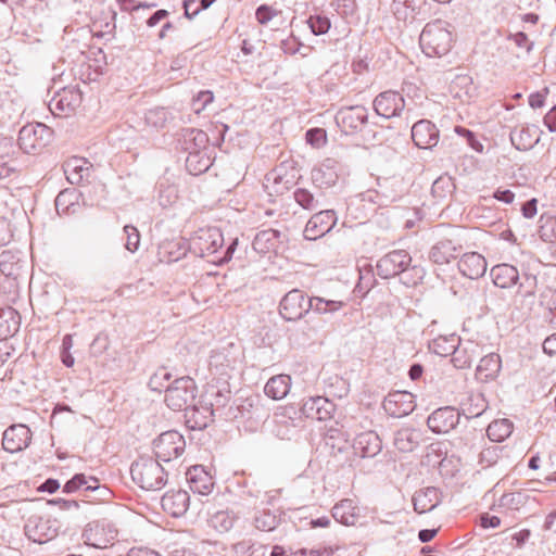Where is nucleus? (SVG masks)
Wrapping results in <instances>:
<instances>
[{"label": "nucleus", "mask_w": 556, "mask_h": 556, "mask_svg": "<svg viewBox=\"0 0 556 556\" xmlns=\"http://www.w3.org/2000/svg\"><path fill=\"white\" fill-rule=\"evenodd\" d=\"M237 245L238 239H233L226 249H223L224 237L216 227L200 228L188 241V249L193 255L205 257L215 265L230 261Z\"/></svg>", "instance_id": "obj_1"}, {"label": "nucleus", "mask_w": 556, "mask_h": 556, "mask_svg": "<svg viewBox=\"0 0 556 556\" xmlns=\"http://www.w3.org/2000/svg\"><path fill=\"white\" fill-rule=\"evenodd\" d=\"M161 460L150 456H141L131 464L132 481L148 491L161 490L167 483V472L160 464Z\"/></svg>", "instance_id": "obj_2"}, {"label": "nucleus", "mask_w": 556, "mask_h": 556, "mask_svg": "<svg viewBox=\"0 0 556 556\" xmlns=\"http://www.w3.org/2000/svg\"><path fill=\"white\" fill-rule=\"evenodd\" d=\"M452 42V33L447 29V24L441 20L428 23L419 37L422 52L430 58L445 55L451 50Z\"/></svg>", "instance_id": "obj_3"}, {"label": "nucleus", "mask_w": 556, "mask_h": 556, "mask_svg": "<svg viewBox=\"0 0 556 556\" xmlns=\"http://www.w3.org/2000/svg\"><path fill=\"white\" fill-rule=\"evenodd\" d=\"M412 256L405 250H394L383 255L376 264L377 275L382 279H390L401 274L415 271L418 274V267H409Z\"/></svg>", "instance_id": "obj_4"}, {"label": "nucleus", "mask_w": 556, "mask_h": 556, "mask_svg": "<svg viewBox=\"0 0 556 556\" xmlns=\"http://www.w3.org/2000/svg\"><path fill=\"white\" fill-rule=\"evenodd\" d=\"M197 386L192 378L181 377L166 387L165 403L176 412L186 410L195 399Z\"/></svg>", "instance_id": "obj_5"}, {"label": "nucleus", "mask_w": 556, "mask_h": 556, "mask_svg": "<svg viewBox=\"0 0 556 556\" xmlns=\"http://www.w3.org/2000/svg\"><path fill=\"white\" fill-rule=\"evenodd\" d=\"M458 232V228H448L446 236L431 247L429 260L438 265H444L457 258L463 250Z\"/></svg>", "instance_id": "obj_6"}, {"label": "nucleus", "mask_w": 556, "mask_h": 556, "mask_svg": "<svg viewBox=\"0 0 556 556\" xmlns=\"http://www.w3.org/2000/svg\"><path fill=\"white\" fill-rule=\"evenodd\" d=\"M52 130L41 123L27 124L18 132V146L27 154L43 149L51 140Z\"/></svg>", "instance_id": "obj_7"}, {"label": "nucleus", "mask_w": 556, "mask_h": 556, "mask_svg": "<svg viewBox=\"0 0 556 556\" xmlns=\"http://www.w3.org/2000/svg\"><path fill=\"white\" fill-rule=\"evenodd\" d=\"M115 525L108 520H94L89 522L83 532L85 543L96 548H105L114 542L117 536Z\"/></svg>", "instance_id": "obj_8"}, {"label": "nucleus", "mask_w": 556, "mask_h": 556, "mask_svg": "<svg viewBox=\"0 0 556 556\" xmlns=\"http://www.w3.org/2000/svg\"><path fill=\"white\" fill-rule=\"evenodd\" d=\"M186 447L184 437L176 430H169L161 433L153 441V451L159 460L168 463L179 457Z\"/></svg>", "instance_id": "obj_9"}, {"label": "nucleus", "mask_w": 556, "mask_h": 556, "mask_svg": "<svg viewBox=\"0 0 556 556\" xmlns=\"http://www.w3.org/2000/svg\"><path fill=\"white\" fill-rule=\"evenodd\" d=\"M368 116V110L364 105H350L339 109L334 118L342 132L354 135L367 125Z\"/></svg>", "instance_id": "obj_10"}, {"label": "nucleus", "mask_w": 556, "mask_h": 556, "mask_svg": "<svg viewBox=\"0 0 556 556\" xmlns=\"http://www.w3.org/2000/svg\"><path fill=\"white\" fill-rule=\"evenodd\" d=\"M309 311L312 298L306 299L304 292L299 289L289 291L279 303V314L288 321L299 320Z\"/></svg>", "instance_id": "obj_11"}, {"label": "nucleus", "mask_w": 556, "mask_h": 556, "mask_svg": "<svg viewBox=\"0 0 556 556\" xmlns=\"http://www.w3.org/2000/svg\"><path fill=\"white\" fill-rule=\"evenodd\" d=\"M81 101L83 96L78 88L64 87L52 97L49 109L54 115L67 116L80 106Z\"/></svg>", "instance_id": "obj_12"}, {"label": "nucleus", "mask_w": 556, "mask_h": 556, "mask_svg": "<svg viewBox=\"0 0 556 556\" xmlns=\"http://www.w3.org/2000/svg\"><path fill=\"white\" fill-rule=\"evenodd\" d=\"M337 220L333 210H321L308 219L303 236L306 240H317L328 233L336 226Z\"/></svg>", "instance_id": "obj_13"}, {"label": "nucleus", "mask_w": 556, "mask_h": 556, "mask_svg": "<svg viewBox=\"0 0 556 556\" xmlns=\"http://www.w3.org/2000/svg\"><path fill=\"white\" fill-rule=\"evenodd\" d=\"M24 529L26 536L38 544L47 543L58 534L56 521L43 517H30Z\"/></svg>", "instance_id": "obj_14"}, {"label": "nucleus", "mask_w": 556, "mask_h": 556, "mask_svg": "<svg viewBox=\"0 0 556 556\" xmlns=\"http://www.w3.org/2000/svg\"><path fill=\"white\" fill-rule=\"evenodd\" d=\"M372 106L377 115L391 118L399 116L405 108L404 97L394 90L382 91L376 96Z\"/></svg>", "instance_id": "obj_15"}, {"label": "nucleus", "mask_w": 556, "mask_h": 556, "mask_svg": "<svg viewBox=\"0 0 556 556\" xmlns=\"http://www.w3.org/2000/svg\"><path fill=\"white\" fill-rule=\"evenodd\" d=\"M460 420V412L453 406H444L432 412L427 426L434 433H447L453 430Z\"/></svg>", "instance_id": "obj_16"}, {"label": "nucleus", "mask_w": 556, "mask_h": 556, "mask_svg": "<svg viewBox=\"0 0 556 556\" xmlns=\"http://www.w3.org/2000/svg\"><path fill=\"white\" fill-rule=\"evenodd\" d=\"M384 412L393 418H402L409 415L416 407L414 395L407 391L389 393L382 403Z\"/></svg>", "instance_id": "obj_17"}, {"label": "nucleus", "mask_w": 556, "mask_h": 556, "mask_svg": "<svg viewBox=\"0 0 556 556\" xmlns=\"http://www.w3.org/2000/svg\"><path fill=\"white\" fill-rule=\"evenodd\" d=\"M31 442V431L23 424H16L8 427L2 435V447L9 453H17Z\"/></svg>", "instance_id": "obj_18"}, {"label": "nucleus", "mask_w": 556, "mask_h": 556, "mask_svg": "<svg viewBox=\"0 0 556 556\" xmlns=\"http://www.w3.org/2000/svg\"><path fill=\"white\" fill-rule=\"evenodd\" d=\"M336 410L333 402L325 396H312L303 401L301 412L306 418L329 420Z\"/></svg>", "instance_id": "obj_19"}, {"label": "nucleus", "mask_w": 556, "mask_h": 556, "mask_svg": "<svg viewBox=\"0 0 556 556\" xmlns=\"http://www.w3.org/2000/svg\"><path fill=\"white\" fill-rule=\"evenodd\" d=\"M412 139L416 147L430 149L439 142V129L429 119L416 122L410 129Z\"/></svg>", "instance_id": "obj_20"}, {"label": "nucleus", "mask_w": 556, "mask_h": 556, "mask_svg": "<svg viewBox=\"0 0 556 556\" xmlns=\"http://www.w3.org/2000/svg\"><path fill=\"white\" fill-rule=\"evenodd\" d=\"M353 452L362 458H372L382 450V442L375 431H365L353 440Z\"/></svg>", "instance_id": "obj_21"}, {"label": "nucleus", "mask_w": 556, "mask_h": 556, "mask_svg": "<svg viewBox=\"0 0 556 556\" xmlns=\"http://www.w3.org/2000/svg\"><path fill=\"white\" fill-rule=\"evenodd\" d=\"M338 166L339 163L334 159L328 157L312 169L311 179L313 185L319 189L334 186L339 177Z\"/></svg>", "instance_id": "obj_22"}, {"label": "nucleus", "mask_w": 556, "mask_h": 556, "mask_svg": "<svg viewBox=\"0 0 556 556\" xmlns=\"http://www.w3.org/2000/svg\"><path fill=\"white\" fill-rule=\"evenodd\" d=\"M481 353L482 348L478 342L471 340L463 341L459 339V343L455 346L451 362L457 369L469 368L473 359L480 356Z\"/></svg>", "instance_id": "obj_23"}, {"label": "nucleus", "mask_w": 556, "mask_h": 556, "mask_svg": "<svg viewBox=\"0 0 556 556\" xmlns=\"http://www.w3.org/2000/svg\"><path fill=\"white\" fill-rule=\"evenodd\" d=\"M200 399L201 403L213 408V413L216 415L219 414L229 403L231 399V391L226 382L220 386L210 384Z\"/></svg>", "instance_id": "obj_24"}, {"label": "nucleus", "mask_w": 556, "mask_h": 556, "mask_svg": "<svg viewBox=\"0 0 556 556\" xmlns=\"http://www.w3.org/2000/svg\"><path fill=\"white\" fill-rule=\"evenodd\" d=\"M63 170L70 184L80 185L88 181L92 164L85 157L72 156L64 162Z\"/></svg>", "instance_id": "obj_25"}, {"label": "nucleus", "mask_w": 556, "mask_h": 556, "mask_svg": "<svg viewBox=\"0 0 556 556\" xmlns=\"http://www.w3.org/2000/svg\"><path fill=\"white\" fill-rule=\"evenodd\" d=\"M214 416L213 408L201 403V399L185 410L186 425L192 430L205 429L214 420Z\"/></svg>", "instance_id": "obj_26"}, {"label": "nucleus", "mask_w": 556, "mask_h": 556, "mask_svg": "<svg viewBox=\"0 0 556 556\" xmlns=\"http://www.w3.org/2000/svg\"><path fill=\"white\" fill-rule=\"evenodd\" d=\"M189 504L190 495L185 490L167 491L161 500L163 510L175 518L184 516L189 508Z\"/></svg>", "instance_id": "obj_27"}, {"label": "nucleus", "mask_w": 556, "mask_h": 556, "mask_svg": "<svg viewBox=\"0 0 556 556\" xmlns=\"http://www.w3.org/2000/svg\"><path fill=\"white\" fill-rule=\"evenodd\" d=\"M414 510L417 514H426L433 510L442 502V494L434 486L417 490L412 497Z\"/></svg>", "instance_id": "obj_28"}, {"label": "nucleus", "mask_w": 556, "mask_h": 556, "mask_svg": "<svg viewBox=\"0 0 556 556\" xmlns=\"http://www.w3.org/2000/svg\"><path fill=\"white\" fill-rule=\"evenodd\" d=\"M333 519L346 527L355 526L361 518V508L352 498H344L337 503L331 510Z\"/></svg>", "instance_id": "obj_29"}, {"label": "nucleus", "mask_w": 556, "mask_h": 556, "mask_svg": "<svg viewBox=\"0 0 556 556\" xmlns=\"http://www.w3.org/2000/svg\"><path fill=\"white\" fill-rule=\"evenodd\" d=\"M17 149L12 138L0 137V179L9 177L17 167Z\"/></svg>", "instance_id": "obj_30"}, {"label": "nucleus", "mask_w": 556, "mask_h": 556, "mask_svg": "<svg viewBox=\"0 0 556 556\" xmlns=\"http://www.w3.org/2000/svg\"><path fill=\"white\" fill-rule=\"evenodd\" d=\"M186 479L191 491L201 495L211 493L214 486L213 477L201 465L190 467L186 472Z\"/></svg>", "instance_id": "obj_31"}, {"label": "nucleus", "mask_w": 556, "mask_h": 556, "mask_svg": "<svg viewBox=\"0 0 556 556\" xmlns=\"http://www.w3.org/2000/svg\"><path fill=\"white\" fill-rule=\"evenodd\" d=\"M457 266L462 275L470 279H478L486 271V261L477 252L465 253Z\"/></svg>", "instance_id": "obj_32"}, {"label": "nucleus", "mask_w": 556, "mask_h": 556, "mask_svg": "<svg viewBox=\"0 0 556 556\" xmlns=\"http://www.w3.org/2000/svg\"><path fill=\"white\" fill-rule=\"evenodd\" d=\"M293 177H289L283 166H279L270 170L265 176V188L268 190L270 195H282L289 191L293 186Z\"/></svg>", "instance_id": "obj_33"}, {"label": "nucleus", "mask_w": 556, "mask_h": 556, "mask_svg": "<svg viewBox=\"0 0 556 556\" xmlns=\"http://www.w3.org/2000/svg\"><path fill=\"white\" fill-rule=\"evenodd\" d=\"M490 276L493 283L501 289L515 287L520 280V273L517 267L506 263L493 266Z\"/></svg>", "instance_id": "obj_34"}, {"label": "nucleus", "mask_w": 556, "mask_h": 556, "mask_svg": "<svg viewBox=\"0 0 556 556\" xmlns=\"http://www.w3.org/2000/svg\"><path fill=\"white\" fill-rule=\"evenodd\" d=\"M501 369V356L497 353H489L481 357L476 369V377L481 382H490L498 377Z\"/></svg>", "instance_id": "obj_35"}, {"label": "nucleus", "mask_w": 556, "mask_h": 556, "mask_svg": "<svg viewBox=\"0 0 556 556\" xmlns=\"http://www.w3.org/2000/svg\"><path fill=\"white\" fill-rule=\"evenodd\" d=\"M511 144L519 151L532 149L540 140L535 126H521L514 128L509 134Z\"/></svg>", "instance_id": "obj_36"}, {"label": "nucleus", "mask_w": 556, "mask_h": 556, "mask_svg": "<svg viewBox=\"0 0 556 556\" xmlns=\"http://www.w3.org/2000/svg\"><path fill=\"white\" fill-rule=\"evenodd\" d=\"M207 142V134L201 129L187 128L182 131L181 147L188 154L206 149Z\"/></svg>", "instance_id": "obj_37"}, {"label": "nucleus", "mask_w": 556, "mask_h": 556, "mask_svg": "<svg viewBox=\"0 0 556 556\" xmlns=\"http://www.w3.org/2000/svg\"><path fill=\"white\" fill-rule=\"evenodd\" d=\"M237 519L238 516L233 510L225 508L210 513L207 522L217 532L226 533L232 529Z\"/></svg>", "instance_id": "obj_38"}, {"label": "nucleus", "mask_w": 556, "mask_h": 556, "mask_svg": "<svg viewBox=\"0 0 556 556\" xmlns=\"http://www.w3.org/2000/svg\"><path fill=\"white\" fill-rule=\"evenodd\" d=\"M291 378L288 375L271 377L264 387L265 394L273 400L283 399L290 391Z\"/></svg>", "instance_id": "obj_39"}, {"label": "nucleus", "mask_w": 556, "mask_h": 556, "mask_svg": "<svg viewBox=\"0 0 556 556\" xmlns=\"http://www.w3.org/2000/svg\"><path fill=\"white\" fill-rule=\"evenodd\" d=\"M420 0H393L391 10L396 20L413 21L419 14Z\"/></svg>", "instance_id": "obj_40"}, {"label": "nucleus", "mask_w": 556, "mask_h": 556, "mask_svg": "<svg viewBox=\"0 0 556 556\" xmlns=\"http://www.w3.org/2000/svg\"><path fill=\"white\" fill-rule=\"evenodd\" d=\"M420 441V433L418 430L409 427L397 430L394 434V445L401 452L414 451Z\"/></svg>", "instance_id": "obj_41"}, {"label": "nucleus", "mask_w": 556, "mask_h": 556, "mask_svg": "<svg viewBox=\"0 0 556 556\" xmlns=\"http://www.w3.org/2000/svg\"><path fill=\"white\" fill-rule=\"evenodd\" d=\"M486 407L488 403L482 393H470L460 403V415L463 414L464 416H466V418L479 417L482 415V413H484Z\"/></svg>", "instance_id": "obj_42"}, {"label": "nucleus", "mask_w": 556, "mask_h": 556, "mask_svg": "<svg viewBox=\"0 0 556 556\" xmlns=\"http://www.w3.org/2000/svg\"><path fill=\"white\" fill-rule=\"evenodd\" d=\"M280 232L275 229H265L256 233L253 240V249L261 254H265L275 249L279 241Z\"/></svg>", "instance_id": "obj_43"}, {"label": "nucleus", "mask_w": 556, "mask_h": 556, "mask_svg": "<svg viewBox=\"0 0 556 556\" xmlns=\"http://www.w3.org/2000/svg\"><path fill=\"white\" fill-rule=\"evenodd\" d=\"M513 429L514 425L509 419H497L488 426L486 434L493 442H503L511 434Z\"/></svg>", "instance_id": "obj_44"}, {"label": "nucleus", "mask_w": 556, "mask_h": 556, "mask_svg": "<svg viewBox=\"0 0 556 556\" xmlns=\"http://www.w3.org/2000/svg\"><path fill=\"white\" fill-rule=\"evenodd\" d=\"M457 343H459V337L456 334L439 336L429 343V348L440 356H453Z\"/></svg>", "instance_id": "obj_45"}, {"label": "nucleus", "mask_w": 556, "mask_h": 556, "mask_svg": "<svg viewBox=\"0 0 556 556\" xmlns=\"http://www.w3.org/2000/svg\"><path fill=\"white\" fill-rule=\"evenodd\" d=\"M253 520L256 529L273 531L279 525L280 517L274 510L264 508L255 513Z\"/></svg>", "instance_id": "obj_46"}, {"label": "nucleus", "mask_w": 556, "mask_h": 556, "mask_svg": "<svg viewBox=\"0 0 556 556\" xmlns=\"http://www.w3.org/2000/svg\"><path fill=\"white\" fill-rule=\"evenodd\" d=\"M77 195L75 190L65 189L61 191L54 201L55 210L59 215H67L75 212Z\"/></svg>", "instance_id": "obj_47"}, {"label": "nucleus", "mask_w": 556, "mask_h": 556, "mask_svg": "<svg viewBox=\"0 0 556 556\" xmlns=\"http://www.w3.org/2000/svg\"><path fill=\"white\" fill-rule=\"evenodd\" d=\"M345 306V302L328 300L321 296H312V311L320 314H334Z\"/></svg>", "instance_id": "obj_48"}, {"label": "nucleus", "mask_w": 556, "mask_h": 556, "mask_svg": "<svg viewBox=\"0 0 556 556\" xmlns=\"http://www.w3.org/2000/svg\"><path fill=\"white\" fill-rule=\"evenodd\" d=\"M517 294L523 299L534 298L538 290V277L536 275L523 271L520 274V280L517 283Z\"/></svg>", "instance_id": "obj_49"}, {"label": "nucleus", "mask_w": 556, "mask_h": 556, "mask_svg": "<svg viewBox=\"0 0 556 556\" xmlns=\"http://www.w3.org/2000/svg\"><path fill=\"white\" fill-rule=\"evenodd\" d=\"M210 157L201 154V152L188 154L186 159V168L192 175L204 173L210 168Z\"/></svg>", "instance_id": "obj_50"}, {"label": "nucleus", "mask_w": 556, "mask_h": 556, "mask_svg": "<svg viewBox=\"0 0 556 556\" xmlns=\"http://www.w3.org/2000/svg\"><path fill=\"white\" fill-rule=\"evenodd\" d=\"M293 198L306 211H314L319 207V199L307 188H296Z\"/></svg>", "instance_id": "obj_51"}, {"label": "nucleus", "mask_w": 556, "mask_h": 556, "mask_svg": "<svg viewBox=\"0 0 556 556\" xmlns=\"http://www.w3.org/2000/svg\"><path fill=\"white\" fill-rule=\"evenodd\" d=\"M455 189L453 178L448 175L438 177L431 187V193L437 199H444L452 194Z\"/></svg>", "instance_id": "obj_52"}, {"label": "nucleus", "mask_w": 556, "mask_h": 556, "mask_svg": "<svg viewBox=\"0 0 556 556\" xmlns=\"http://www.w3.org/2000/svg\"><path fill=\"white\" fill-rule=\"evenodd\" d=\"M306 24L315 36L327 34L331 27L330 18L321 13L309 15Z\"/></svg>", "instance_id": "obj_53"}, {"label": "nucleus", "mask_w": 556, "mask_h": 556, "mask_svg": "<svg viewBox=\"0 0 556 556\" xmlns=\"http://www.w3.org/2000/svg\"><path fill=\"white\" fill-rule=\"evenodd\" d=\"M169 118L170 114L165 108L150 109L144 115L147 125L154 128H163Z\"/></svg>", "instance_id": "obj_54"}, {"label": "nucleus", "mask_w": 556, "mask_h": 556, "mask_svg": "<svg viewBox=\"0 0 556 556\" xmlns=\"http://www.w3.org/2000/svg\"><path fill=\"white\" fill-rule=\"evenodd\" d=\"M170 378L172 375L165 368H161L151 376L148 386L152 391L161 393L170 384L168 383Z\"/></svg>", "instance_id": "obj_55"}, {"label": "nucleus", "mask_w": 556, "mask_h": 556, "mask_svg": "<svg viewBox=\"0 0 556 556\" xmlns=\"http://www.w3.org/2000/svg\"><path fill=\"white\" fill-rule=\"evenodd\" d=\"M177 198V189L174 186L164 184L159 185L157 201L162 207L170 206L176 202Z\"/></svg>", "instance_id": "obj_56"}, {"label": "nucleus", "mask_w": 556, "mask_h": 556, "mask_svg": "<svg viewBox=\"0 0 556 556\" xmlns=\"http://www.w3.org/2000/svg\"><path fill=\"white\" fill-rule=\"evenodd\" d=\"M85 480H86V483L84 485L85 491L96 492L98 494L96 497L97 500L105 501V500L110 498L111 491L106 486L101 485L100 481L96 477L85 475Z\"/></svg>", "instance_id": "obj_57"}, {"label": "nucleus", "mask_w": 556, "mask_h": 556, "mask_svg": "<svg viewBox=\"0 0 556 556\" xmlns=\"http://www.w3.org/2000/svg\"><path fill=\"white\" fill-rule=\"evenodd\" d=\"M388 180L383 185L379 184V190L376 191V199H371L379 206H388L390 203L395 202L400 194L395 191H389L387 188Z\"/></svg>", "instance_id": "obj_58"}, {"label": "nucleus", "mask_w": 556, "mask_h": 556, "mask_svg": "<svg viewBox=\"0 0 556 556\" xmlns=\"http://www.w3.org/2000/svg\"><path fill=\"white\" fill-rule=\"evenodd\" d=\"M540 223V237L545 242H552L556 238V219L551 216L546 218L542 216Z\"/></svg>", "instance_id": "obj_59"}, {"label": "nucleus", "mask_w": 556, "mask_h": 556, "mask_svg": "<svg viewBox=\"0 0 556 556\" xmlns=\"http://www.w3.org/2000/svg\"><path fill=\"white\" fill-rule=\"evenodd\" d=\"M330 7L344 18L352 16L356 11L355 0H331Z\"/></svg>", "instance_id": "obj_60"}, {"label": "nucleus", "mask_w": 556, "mask_h": 556, "mask_svg": "<svg viewBox=\"0 0 556 556\" xmlns=\"http://www.w3.org/2000/svg\"><path fill=\"white\" fill-rule=\"evenodd\" d=\"M214 96L210 90L200 91L192 100V110L194 113L200 114L211 102H213Z\"/></svg>", "instance_id": "obj_61"}, {"label": "nucleus", "mask_w": 556, "mask_h": 556, "mask_svg": "<svg viewBox=\"0 0 556 556\" xmlns=\"http://www.w3.org/2000/svg\"><path fill=\"white\" fill-rule=\"evenodd\" d=\"M123 230L126 236L125 248L130 252H135L140 243V235L138 229L131 225H126L124 226Z\"/></svg>", "instance_id": "obj_62"}, {"label": "nucleus", "mask_w": 556, "mask_h": 556, "mask_svg": "<svg viewBox=\"0 0 556 556\" xmlns=\"http://www.w3.org/2000/svg\"><path fill=\"white\" fill-rule=\"evenodd\" d=\"M305 138L307 143L319 148L326 142V131L321 128H311L306 131Z\"/></svg>", "instance_id": "obj_63"}, {"label": "nucleus", "mask_w": 556, "mask_h": 556, "mask_svg": "<svg viewBox=\"0 0 556 556\" xmlns=\"http://www.w3.org/2000/svg\"><path fill=\"white\" fill-rule=\"evenodd\" d=\"M277 14L278 12L267 4L260 5L255 11V17L257 22L262 25H266Z\"/></svg>", "instance_id": "obj_64"}]
</instances>
